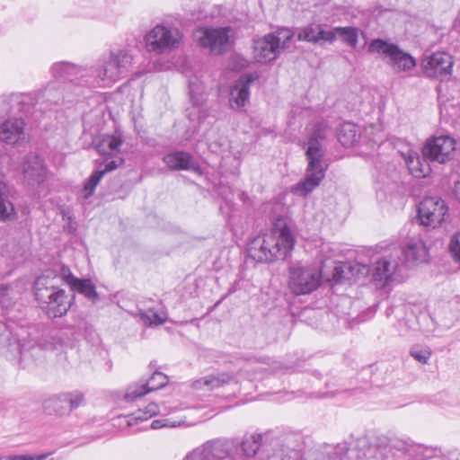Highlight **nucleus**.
<instances>
[{"label":"nucleus","instance_id":"obj_1","mask_svg":"<svg viewBox=\"0 0 460 460\" xmlns=\"http://www.w3.org/2000/svg\"><path fill=\"white\" fill-rule=\"evenodd\" d=\"M295 239L284 221L278 220L270 233L259 234L248 244V255L258 262L271 263L288 258Z\"/></svg>","mask_w":460,"mask_h":460},{"label":"nucleus","instance_id":"obj_2","mask_svg":"<svg viewBox=\"0 0 460 460\" xmlns=\"http://www.w3.org/2000/svg\"><path fill=\"white\" fill-rule=\"evenodd\" d=\"M325 126L317 124L312 133L305 152L308 159V165L305 170L304 180L298 181L291 188V192L299 197H306L316 189L325 177L328 164L323 161V150L319 143L320 139L325 137Z\"/></svg>","mask_w":460,"mask_h":460},{"label":"nucleus","instance_id":"obj_3","mask_svg":"<svg viewBox=\"0 0 460 460\" xmlns=\"http://www.w3.org/2000/svg\"><path fill=\"white\" fill-rule=\"evenodd\" d=\"M34 295L36 300L45 308L46 313L51 318L61 317L71 307L75 295H67L58 288L57 278L43 274L38 277L34 282Z\"/></svg>","mask_w":460,"mask_h":460},{"label":"nucleus","instance_id":"obj_4","mask_svg":"<svg viewBox=\"0 0 460 460\" xmlns=\"http://www.w3.org/2000/svg\"><path fill=\"white\" fill-rule=\"evenodd\" d=\"M293 36L294 32L290 29L281 28L254 40V59L259 63L275 60L284 49L289 47Z\"/></svg>","mask_w":460,"mask_h":460},{"label":"nucleus","instance_id":"obj_5","mask_svg":"<svg viewBox=\"0 0 460 460\" xmlns=\"http://www.w3.org/2000/svg\"><path fill=\"white\" fill-rule=\"evenodd\" d=\"M367 51L371 54L381 55L386 64L397 74H410L416 66V60L411 54L404 52L396 44L387 40H373L367 47Z\"/></svg>","mask_w":460,"mask_h":460},{"label":"nucleus","instance_id":"obj_6","mask_svg":"<svg viewBox=\"0 0 460 460\" xmlns=\"http://www.w3.org/2000/svg\"><path fill=\"white\" fill-rule=\"evenodd\" d=\"M181 38L178 28L159 23L145 36L146 47L149 52L169 54L179 48Z\"/></svg>","mask_w":460,"mask_h":460},{"label":"nucleus","instance_id":"obj_7","mask_svg":"<svg viewBox=\"0 0 460 460\" xmlns=\"http://www.w3.org/2000/svg\"><path fill=\"white\" fill-rule=\"evenodd\" d=\"M234 31L231 27L199 28L193 38L200 47L208 49L212 54L219 55L227 50L232 43Z\"/></svg>","mask_w":460,"mask_h":460},{"label":"nucleus","instance_id":"obj_8","mask_svg":"<svg viewBox=\"0 0 460 460\" xmlns=\"http://www.w3.org/2000/svg\"><path fill=\"white\" fill-rule=\"evenodd\" d=\"M321 282V273L310 267H291L288 274V288L295 295H306L314 291Z\"/></svg>","mask_w":460,"mask_h":460},{"label":"nucleus","instance_id":"obj_9","mask_svg":"<svg viewBox=\"0 0 460 460\" xmlns=\"http://www.w3.org/2000/svg\"><path fill=\"white\" fill-rule=\"evenodd\" d=\"M454 61L447 52H435L426 55L421 60L424 75L440 82L448 81L452 75Z\"/></svg>","mask_w":460,"mask_h":460},{"label":"nucleus","instance_id":"obj_10","mask_svg":"<svg viewBox=\"0 0 460 460\" xmlns=\"http://www.w3.org/2000/svg\"><path fill=\"white\" fill-rule=\"evenodd\" d=\"M448 211L446 202L438 197H426L418 206V217L421 226H439Z\"/></svg>","mask_w":460,"mask_h":460},{"label":"nucleus","instance_id":"obj_11","mask_svg":"<svg viewBox=\"0 0 460 460\" xmlns=\"http://www.w3.org/2000/svg\"><path fill=\"white\" fill-rule=\"evenodd\" d=\"M26 95L34 96L35 102L31 107L30 117L38 120L48 111L52 110L55 105L59 104L64 94L57 82L49 83L43 91L39 93H29Z\"/></svg>","mask_w":460,"mask_h":460},{"label":"nucleus","instance_id":"obj_12","mask_svg":"<svg viewBox=\"0 0 460 460\" xmlns=\"http://www.w3.org/2000/svg\"><path fill=\"white\" fill-rule=\"evenodd\" d=\"M84 403V394L80 391H72L53 395L43 402V408L49 414L66 416Z\"/></svg>","mask_w":460,"mask_h":460},{"label":"nucleus","instance_id":"obj_13","mask_svg":"<svg viewBox=\"0 0 460 460\" xmlns=\"http://www.w3.org/2000/svg\"><path fill=\"white\" fill-rule=\"evenodd\" d=\"M455 149L456 142L452 137L440 136L428 140L422 153L425 158L444 164L451 159Z\"/></svg>","mask_w":460,"mask_h":460},{"label":"nucleus","instance_id":"obj_14","mask_svg":"<svg viewBox=\"0 0 460 460\" xmlns=\"http://www.w3.org/2000/svg\"><path fill=\"white\" fill-rule=\"evenodd\" d=\"M0 141L11 146H21L27 142L23 119L13 118L0 125Z\"/></svg>","mask_w":460,"mask_h":460},{"label":"nucleus","instance_id":"obj_15","mask_svg":"<svg viewBox=\"0 0 460 460\" xmlns=\"http://www.w3.org/2000/svg\"><path fill=\"white\" fill-rule=\"evenodd\" d=\"M257 78L256 74H246L234 83L229 94V103L233 110L241 111L249 102L250 84Z\"/></svg>","mask_w":460,"mask_h":460},{"label":"nucleus","instance_id":"obj_16","mask_svg":"<svg viewBox=\"0 0 460 460\" xmlns=\"http://www.w3.org/2000/svg\"><path fill=\"white\" fill-rule=\"evenodd\" d=\"M168 383V377L162 372L155 371L146 382L130 385L124 395L126 402H133L151 391L163 388Z\"/></svg>","mask_w":460,"mask_h":460},{"label":"nucleus","instance_id":"obj_17","mask_svg":"<svg viewBox=\"0 0 460 460\" xmlns=\"http://www.w3.org/2000/svg\"><path fill=\"white\" fill-rule=\"evenodd\" d=\"M35 102L34 96L26 93H13L0 96V115L12 111H19L30 117L31 105Z\"/></svg>","mask_w":460,"mask_h":460},{"label":"nucleus","instance_id":"obj_18","mask_svg":"<svg viewBox=\"0 0 460 460\" xmlns=\"http://www.w3.org/2000/svg\"><path fill=\"white\" fill-rule=\"evenodd\" d=\"M52 75L58 80L69 81L75 84H87L89 82L84 79L87 71L84 68L77 67L68 62H58L50 68Z\"/></svg>","mask_w":460,"mask_h":460},{"label":"nucleus","instance_id":"obj_19","mask_svg":"<svg viewBox=\"0 0 460 460\" xmlns=\"http://www.w3.org/2000/svg\"><path fill=\"white\" fill-rule=\"evenodd\" d=\"M296 36L298 40L313 44L323 45L325 42L332 43L334 41L333 32L317 23H310L297 29Z\"/></svg>","mask_w":460,"mask_h":460},{"label":"nucleus","instance_id":"obj_20","mask_svg":"<svg viewBox=\"0 0 460 460\" xmlns=\"http://www.w3.org/2000/svg\"><path fill=\"white\" fill-rule=\"evenodd\" d=\"M223 445L216 441H207L200 447L190 452L183 460H234L233 456L225 452L224 456Z\"/></svg>","mask_w":460,"mask_h":460},{"label":"nucleus","instance_id":"obj_21","mask_svg":"<svg viewBox=\"0 0 460 460\" xmlns=\"http://www.w3.org/2000/svg\"><path fill=\"white\" fill-rule=\"evenodd\" d=\"M22 171L30 184L40 183L44 181L45 167L42 159L37 155H26Z\"/></svg>","mask_w":460,"mask_h":460},{"label":"nucleus","instance_id":"obj_22","mask_svg":"<svg viewBox=\"0 0 460 460\" xmlns=\"http://www.w3.org/2000/svg\"><path fill=\"white\" fill-rule=\"evenodd\" d=\"M163 161L170 170L173 171L190 170L198 172L199 170L193 157L189 153L182 151L168 154L163 157Z\"/></svg>","mask_w":460,"mask_h":460},{"label":"nucleus","instance_id":"obj_23","mask_svg":"<svg viewBox=\"0 0 460 460\" xmlns=\"http://www.w3.org/2000/svg\"><path fill=\"white\" fill-rule=\"evenodd\" d=\"M123 138L120 133L102 135L95 141V149L102 155L114 156L120 152Z\"/></svg>","mask_w":460,"mask_h":460},{"label":"nucleus","instance_id":"obj_24","mask_svg":"<svg viewBox=\"0 0 460 460\" xmlns=\"http://www.w3.org/2000/svg\"><path fill=\"white\" fill-rule=\"evenodd\" d=\"M234 379V376L232 373L224 372L217 375H208L195 380L192 383V387L197 390L211 391L229 384Z\"/></svg>","mask_w":460,"mask_h":460},{"label":"nucleus","instance_id":"obj_25","mask_svg":"<svg viewBox=\"0 0 460 460\" xmlns=\"http://www.w3.org/2000/svg\"><path fill=\"white\" fill-rule=\"evenodd\" d=\"M397 267V260L391 255L378 259L373 270L374 280L387 282L395 272Z\"/></svg>","mask_w":460,"mask_h":460},{"label":"nucleus","instance_id":"obj_26","mask_svg":"<svg viewBox=\"0 0 460 460\" xmlns=\"http://www.w3.org/2000/svg\"><path fill=\"white\" fill-rule=\"evenodd\" d=\"M402 252L409 264L424 262L428 260V250L421 240L409 241Z\"/></svg>","mask_w":460,"mask_h":460},{"label":"nucleus","instance_id":"obj_27","mask_svg":"<svg viewBox=\"0 0 460 460\" xmlns=\"http://www.w3.org/2000/svg\"><path fill=\"white\" fill-rule=\"evenodd\" d=\"M71 291L78 292L93 304L100 300L96 287L89 279H78L72 286Z\"/></svg>","mask_w":460,"mask_h":460},{"label":"nucleus","instance_id":"obj_28","mask_svg":"<svg viewBox=\"0 0 460 460\" xmlns=\"http://www.w3.org/2000/svg\"><path fill=\"white\" fill-rule=\"evenodd\" d=\"M15 218L13 203L7 199V187L0 181V220L7 221Z\"/></svg>","mask_w":460,"mask_h":460},{"label":"nucleus","instance_id":"obj_29","mask_svg":"<svg viewBox=\"0 0 460 460\" xmlns=\"http://www.w3.org/2000/svg\"><path fill=\"white\" fill-rule=\"evenodd\" d=\"M404 160L409 171L413 176L417 178L426 176L428 168H426V165L422 163L421 158L416 152H408Z\"/></svg>","mask_w":460,"mask_h":460},{"label":"nucleus","instance_id":"obj_30","mask_svg":"<svg viewBox=\"0 0 460 460\" xmlns=\"http://www.w3.org/2000/svg\"><path fill=\"white\" fill-rule=\"evenodd\" d=\"M358 139L356 126L351 123L343 124L338 133V140L344 146H353Z\"/></svg>","mask_w":460,"mask_h":460},{"label":"nucleus","instance_id":"obj_31","mask_svg":"<svg viewBox=\"0 0 460 460\" xmlns=\"http://www.w3.org/2000/svg\"><path fill=\"white\" fill-rule=\"evenodd\" d=\"M331 31L334 34V40L341 38L350 47L355 48L358 43V30L355 27H335Z\"/></svg>","mask_w":460,"mask_h":460},{"label":"nucleus","instance_id":"obj_32","mask_svg":"<svg viewBox=\"0 0 460 460\" xmlns=\"http://www.w3.org/2000/svg\"><path fill=\"white\" fill-rule=\"evenodd\" d=\"M121 75L122 73L111 57H109V58L103 63L102 69L98 73V77L102 81L109 80L111 82H115Z\"/></svg>","mask_w":460,"mask_h":460},{"label":"nucleus","instance_id":"obj_33","mask_svg":"<svg viewBox=\"0 0 460 460\" xmlns=\"http://www.w3.org/2000/svg\"><path fill=\"white\" fill-rule=\"evenodd\" d=\"M19 294L12 285H0V306L11 308L18 299Z\"/></svg>","mask_w":460,"mask_h":460},{"label":"nucleus","instance_id":"obj_34","mask_svg":"<svg viewBox=\"0 0 460 460\" xmlns=\"http://www.w3.org/2000/svg\"><path fill=\"white\" fill-rule=\"evenodd\" d=\"M261 446V434H252L250 436H246L244 437L241 444V447L243 454L249 457L255 456L258 450L260 449Z\"/></svg>","mask_w":460,"mask_h":460},{"label":"nucleus","instance_id":"obj_35","mask_svg":"<svg viewBox=\"0 0 460 460\" xmlns=\"http://www.w3.org/2000/svg\"><path fill=\"white\" fill-rule=\"evenodd\" d=\"M160 412V408L155 402H150L145 410H138L134 412L131 417L128 418L127 423L128 426L133 425V423H137L138 420H146L157 413Z\"/></svg>","mask_w":460,"mask_h":460},{"label":"nucleus","instance_id":"obj_36","mask_svg":"<svg viewBox=\"0 0 460 460\" xmlns=\"http://www.w3.org/2000/svg\"><path fill=\"white\" fill-rule=\"evenodd\" d=\"M110 57L112 58L122 75L128 72L132 63V57L128 51L118 50L117 52H111Z\"/></svg>","mask_w":460,"mask_h":460},{"label":"nucleus","instance_id":"obj_37","mask_svg":"<svg viewBox=\"0 0 460 460\" xmlns=\"http://www.w3.org/2000/svg\"><path fill=\"white\" fill-rule=\"evenodd\" d=\"M102 177V172H99L97 169L91 174L84 185L83 198L84 199H87L93 194L96 186L99 184Z\"/></svg>","mask_w":460,"mask_h":460},{"label":"nucleus","instance_id":"obj_38","mask_svg":"<svg viewBox=\"0 0 460 460\" xmlns=\"http://www.w3.org/2000/svg\"><path fill=\"white\" fill-rule=\"evenodd\" d=\"M141 318L146 325L157 326L165 323L166 314L164 312L158 313L153 310H148L141 314Z\"/></svg>","mask_w":460,"mask_h":460},{"label":"nucleus","instance_id":"obj_39","mask_svg":"<svg viewBox=\"0 0 460 460\" xmlns=\"http://www.w3.org/2000/svg\"><path fill=\"white\" fill-rule=\"evenodd\" d=\"M448 251L454 261L460 266V232L452 235L448 244Z\"/></svg>","mask_w":460,"mask_h":460},{"label":"nucleus","instance_id":"obj_40","mask_svg":"<svg viewBox=\"0 0 460 460\" xmlns=\"http://www.w3.org/2000/svg\"><path fill=\"white\" fill-rule=\"evenodd\" d=\"M410 355L420 363L426 364L431 356V352L426 348H412Z\"/></svg>","mask_w":460,"mask_h":460},{"label":"nucleus","instance_id":"obj_41","mask_svg":"<svg viewBox=\"0 0 460 460\" xmlns=\"http://www.w3.org/2000/svg\"><path fill=\"white\" fill-rule=\"evenodd\" d=\"M51 455V452L31 456V455H13V456H2L0 460H45Z\"/></svg>","mask_w":460,"mask_h":460},{"label":"nucleus","instance_id":"obj_42","mask_svg":"<svg viewBox=\"0 0 460 460\" xmlns=\"http://www.w3.org/2000/svg\"><path fill=\"white\" fill-rule=\"evenodd\" d=\"M19 349H20L21 358L23 360L28 359L30 357H33L34 355L41 352L40 347L38 345H34V344L33 345L21 344V345H19Z\"/></svg>","mask_w":460,"mask_h":460},{"label":"nucleus","instance_id":"obj_43","mask_svg":"<svg viewBox=\"0 0 460 460\" xmlns=\"http://www.w3.org/2000/svg\"><path fill=\"white\" fill-rule=\"evenodd\" d=\"M59 277L70 287L72 288L75 285V281L78 278L75 277L71 272L69 267L66 265H61L58 270Z\"/></svg>","mask_w":460,"mask_h":460},{"label":"nucleus","instance_id":"obj_44","mask_svg":"<svg viewBox=\"0 0 460 460\" xmlns=\"http://www.w3.org/2000/svg\"><path fill=\"white\" fill-rule=\"evenodd\" d=\"M184 423L183 420H171L169 419H161V420H155L151 423V428L153 429H161L164 427H170V428H176L180 427Z\"/></svg>","mask_w":460,"mask_h":460},{"label":"nucleus","instance_id":"obj_45","mask_svg":"<svg viewBox=\"0 0 460 460\" xmlns=\"http://www.w3.org/2000/svg\"><path fill=\"white\" fill-rule=\"evenodd\" d=\"M123 163V159L119 158V160H111L104 164L102 168V164H101L97 170L99 172H102V176L108 172H111L119 167V164Z\"/></svg>","mask_w":460,"mask_h":460},{"label":"nucleus","instance_id":"obj_46","mask_svg":"<svg viewBox=\"0 0 460 460\" xmlns=\"http://www.w3.org/2000/svg\"><path fill=\"white\" fill-rule=\"evenodd\" d=\"M447 460H460V451L457 449H453L447 452Z\"/></svg>","mask_w":460,"mask_h":460},{"label":"nucleus","instance_id":"obj_47","mask_svg":"<svg viewBox=\"0 0 460 460\" xmlns=\"http://www.w3.org/2000/svg\"><path fill=\"white\" fill-rule=\"evenodd\" d=\"M315 460H336V456H332L330 455H320Z\"/></svg>","mask_w":460,"mask_h":460},{"label":"nucleus","instance_id":"obj_48","mask_svg":"<svg viewBox=\"0 0 460 460\" xmlns=\"http://www.w3.org/2000/svg\"><path fill=\"white\" fill-rule=\"evenodd\" d=\"M455 193L457 199L460 200V181L456 183L455 186Z\"/></svg>","mask_w":460,"mask_h":460},{"label":"nucleus","instance_id":"obj_49","mask_svg":"<svg viewBox=\"0 0 460 460\" xmlns=\"http://www.w3.org/2000/svg\"><path fill=\"white\" fill-rule=\"evenodd\" d=\"M283 460H291V457L290 456L289 457H286ZM292 460H299V456H298L297 453H295V456L293 457Z\"/></svg>","mask_w":460,"mask_h":460},{"label":"nucleus","instance_id":"obj_50","mask_svg":"<svg viewBox=\"0 0 460 460\" xmlns=\"http://www.w3.org/2000/svg\"><path fill=\"white\" fill-rule=\"evenodd\" d=\"M190 94H192L194 93V90L191 85L190 86Z\"/></svg>","mask_w":460,"mask_h":460}]
</instances>
